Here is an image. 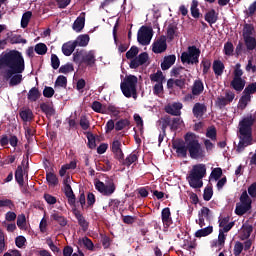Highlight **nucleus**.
I'll use <instances>...</instances> for the list:
<instances>
[{"mask_svg":"<svg viewBox=\"0 0 256 256\" xmlns=\"http://www.w3.org/2000/svg\"><path fill=\"white\" fill-rule=\"evenodd\" d=\"M27 99L30 103H35L38 99H41V92L39 91V88L32 87L27 94Z\"/></svg>","mask_w":256,"mask_h":256,"instance_id":"obj_25","label":"nucleus"},{"mask_svg":"<svg viewBox=\"0 0 256 256\" xmlns=\"http://www.w3.org/2000/svg\"><path fill=\"white\" fill-rule=\"evenodd\" d=\"M183 71H187L185 67H174L171 70V77H179V79L174 80L175 86L180 89H185V84L187 83V75L183 74Z\"/></svg>","mask_w":256,"mask_h":256,"instance_id":"obj_10","label":"nucleus"},{"mask_svg":"<svg viewBox=\"0 0 256 256\" xmlns=\"http://www.w3.org/2000/svg\"><path fill=\"white\" fill-rule=\"evenodd\" d=\"M177 33V26L170 24L167 28V38L169 41H173L175 39V34Z\"/></svg>","mask_w":256,"mask_h":256,"instance_id":"obj_51","label":"nucleus"},{"mask_svg":"<svg viewBox=\"0 0 256 256\" xmlns=\"http://www.w3.org/2000/svg\"><path fill=\"white\" fill-rule=\"evenodd\" d=\"M84 53H85V50H81V51L77 50L73 54V61H74V63H77L78 65L83 64Z\"/></svg>","mask_w":256,"mask_h":256,"instance_id":"obj_48","label":"nucleus"},{"mask_svg":"<svg viewBox=\"0 0 256 256\" xmlns=\"http://www.w3.org/2000/svg\"><path fill=\"white\" fill-rule=\"evenodd\" d=\"M175 61H177V56H175V54L165 56L163 62L161 63L162 71L171 69V67L175 65Z\"/></svg>","mask_w":256,"mask_h":256,"instance_id":"obj_20","label":"nucleus"},{"mask_svg":"<svg viewBox=\"0 0 256 256\" xmlns=\"http://www.w3.org/2000/svg\"><path fill=\"white\" fill-rule=\"evenodd\" d=\"M206 137H208V139H211V141H217V128H215V126L208 128L206 132Z\"/></svg>","mask_w":256,"mask_h":256,"instance_id":"obj_54","label":"nucleus"},{"mask_svg":"<svg viewBox=\"0 0 256 256\" xmlns=\"http://www.w3.org/2000/svg\"><path fill=\"white\" fill-rule=\"evenodd\" d=\"M213 233V226H208L206 228H202L195 233V237L201 239V237H207Z\"/></svg>","mask_w":256,"mask_h":256,"instance_id":"obj_38","label":"nucleus"},{"mask_svg":"<svg viewBox=\"0 0 256 256\" xmlns=\"http://www.w3.org/2000/svg\"><path fill=\"white\" fill-rule=\"evenodd\" d=\"M212 197H213V187L207 186L204 189L203 199L204 201H211Z\"/></svg>","mask_w":256,"mask_h":256,"instance_id":"obj_59","label":"nucleus"},{"mask_svg":"<svg viewBox=\"0 0 256 256\" xmlns=\"http://www.w3.org/2000/svg\"><path fill=\"white\" fill-rule=\"evenodd\" d=\"M84 27H85V17L84 16L77 17V19L73 23L72 29L76 31V33H81Z\"/></svg>","mask_w":256,"mask_h":256,"instance_id":"obj_30","label":"nucleus"},{"mask_svg":"<svg viewBox=\"0 0 256 256\" xmlns=\"http://www.w3.org/2000/svg\"><path fill=\"white\" fill-rule=\"evenodd\" d=\"M203 91H205V85H203V80H195L192 85V95H194L195 97H199V95H201Z\"/></svg>","mask_w":256,"mask_h":256,"instance_id":"obj_21","label":"nucleus"},{"mask_svg":"<svg viewBox=\"0 0 256 256\" xmlns=\"http://www.w3.org/2000/svg\"><path fill=\"white\" fill-rule=\"evenodd\" d=\"M184 140L187 143V149L191 159H205V149L199 143V139L195 133H186Z\"/></svg>","mask_w":256,"mask_h":256,"instance_id":"obj_3","label":"nucleus"},{"mask_svg":"<svg viewBox=\"0 0 256 256\" xmlns=\"http://www.w3.org/2000/svg\"><path fill=\"white\" fill-rule=\"evenodd\" d=\"M51 219H53V221H57L60 227H66L67 225V218H65V216L61 215L59 212L51 214Z\"/></svg>","mask_w":256,"mask_h":256,"instance_id":"obj_36","label":"nucleus"},{"mask_svg":"<svg viewBox=\"0 0 256 256\" xmlns=\"http://www.w3.org/2000/svg\"><path fill=\"white\" fill-rule=\"evenodd\" d=\"M242 77H243V70L241 69V63H237L234 67V77L230 82V87H232L234 91H238V93H241V91L245 89L246 81Z\"/></svg>","mask_w":256,"mask_h":256,"instance_id":"obj_8","label":"nucleus"},{"mask_svg":"<svg viewBox=\"0 0 256 256\" xmlns=\"http://www.w3.org/2000/svg\"><path fill=\"white\" fill-rule=\"evenodd\" d=\"M46 181L49 187H57L59 185V178L53 172H46Z\"/></svg>","mask_w":256,"mask_h":256,"instance_id":"obj_33","label":"nucleus"},{"mask_svg":"<svg viewBox=\"0 0 256 256\" xmlns=\"http://www.w3.org/2000/svg\"><path fill=\"white\" fill-rule=\"evenodd\" d=\"M34 51L37 55H45L47 53V45L45 43H38L35 45Z\"/></svg>","mask_w":256,"mask_h":256,"instance_id":"obj_53","label":"nucleus"},{"mask_svg":"<svg viewBox=\"0 0 256 256\" xmlns=\"http://www.w3.org/2000/svg\"><path fill=\"white\" fill-rule=\"evenodd\" d=\"M91 109L94 110L95 113L107 114V104H102L99 101L92 102Z\"/></svg>","mask_w":256,"mask_h":256,"instance_id":"obj_32","label":"nucleus"},{"mask_svg":"<svg viewBox=\"0 0 256 256\" xmlns=\"http://www.w3.org/2000/svg\"><path fill=\"white\" fill-rule=\"evenodd\" d=\"M199 57H201V49L197 48V46H189L187 52H182L181 61L188 65H197Z\"/></svg>","mask_w":256,"mask_h":256,"instance_id":"obj_7","label":"nucleus"},{"mask_svg":"<svg viewBox=\"0 0 256 256\" xmlns=\"http://www.w3.org/2000/svg\"><path fill=\"white\" fill-rule=\"evenodd\" d=\"M243 249H244L243 243L237 241L234 245V250H233L234 255L235 256L241 255V253H243Z\"/></svg>","mask_w":256,"mask_h":256,"instance_id":"obj_63","label":"nucleus"},{"mask_svg":"<svg viewBox=\"0 0 256 256\" xmlns=\"http://www.w3.org/2000/svg\"><path fill=\"white\" fill-rule=\"evenodd\" d=\"M204 19L205 21H207V23H209V25H213L217 23V20L219 19V17L215 9H211L205 14Z\"/></svg>","mask_w":256,"mask_h":256,"instance_id":"obj_29","label":"nucleus"},{"mask_svg":"<svg viewBox=\"0 0 256 256\" xmlns=\"http://www.w3.org/2000/svg\"><path fill=\"white\" fill-rule=\"evenodd\" d=\"M80 245H84L88 251H93L95 245L93 244V241L89 239V237L85 236L82 239L79 240Z\"/></svg>","mask_w":256,"mask_h":256,"instance_id":"obj_44","label":"nucleus"},{"mask_svg":"<svg viewBox=\"0 0 256 256\" xmlns=\"http://www.w3.org/2000/svg\"><path fill=\"white\" fill-rule=\"evenodd\" d=\"M139 55V48L132 46L129 51L126 52V59H135Z\"/></svg>","mask_w":256,"mask_h":256,"instance_id":"obj_55","label":"nucleus"},{"mask_svg":"<svg viewBox=\"0 0 256 256\" xmlns=\"http://www.w3.org/2000/svg\"><path fill=\"white\" fill-rule=\"evenodd\" d=\"M137 161H139V156H137V154H135V152H132L130 155H128L125 159L122 158V161H120L121 165H124V167H131V165H133V163H137Z\"/></svg>","mask_w":256,"mask_h":256,"instance_id":"obj_22","label":"nucleus"},{"mask_svg":"<svg viewBox=\"0 0 256 256\" xmlns=\"http://www.w3.org/2000/svg\"><path fill=\"white\" fill-rule=\"evenodd\" d=\"M244 94H247L249 96L251 95H254V93H256V82H253V83H250L248 84L244 91H243Z\"/></svg>","mask_w":256,"mask_h":256,"instance_id":"obj_58","label":"nucleus"},{"mask_svg":"<svg viewBox=\"0 0 256 256\" xmlns=\"http://www.w3.org/2000/svg\"><path fill=\"white\" fill-rule=\"evenodd\" d=\"M64 193L68 199L69 205H75L77 198L75 197V193H73V188H71V185H66L64 187Z\"/></svg>","mask_w":256,"mask_h":256,"instance_id":"obj_27","label":"nucleus"},{"mask_svg":"<svg viewBox=\"0 0 256 256\" xmlns=\"http://www.w3.org/2000/svg\"><path fill=\"white\" fill-rule=\"evenodd\" d=\"M239 199L240 202L236 203L235 214L238 215L239 217H243L245 213L251 211L253 200L247 193V190H244L242 192Z\"/></svg>","mask_w":256,"mask_h":256,"instance_id":"obj_6","label":"nucleus"},{"mask_svg":"<svg viewBox=\"0 0 256 256\" xmlns=\"http://www.w3.org/2000/svg\"><path fill=\"white\" fill-rule=\"evenodd\" d=\"M182 109L183 104L181 102H174L173 104L165 106V112L168 113V115H173L174 117H179Z\"/></svg>","mask_w":256,"mask_h":256,"instance_id":"obj_16","label":"nucleus"},{"mask_svg":"<svg viewBox=\"0 0 256 256\" xmlns=\"http://www.w3.org/2000/svg\"><path fill=\"white\" fill-rule=\"evenodd\" d=\"M172 149H174L178 155V157H183V159L187 158V141H183L181 139H176L172 141Z\"/></svg>","mask_w":256,"mask_h":256,"instance_id":"obj_12","label":"nucleus"},{"mask_svg":"<svg viewBox=\"0 0 256 256\" xmlns=\"http://www.w3.org/2000/svg\"><path fill=\"white\" fill-rule=\"evenodd\" d=\"M31 17H33V13L31 11H27L22 15V19H21L22 29H27V26L29 25V21H31Z\"/></svg>","mask_w":256,"mask_h":256,"instance_id":"obj_43","label":"nucleus"},{"mask_svg":"<svg viewBox=\"0 0 256 256\" xmlns=\"http://www.w3.org/2000/svg\"><path fill=\"white\" fill-rule=\"evenodd\" d=\"M198 217H202L206 221H211V209L203 206L198 213Z\"/></svg>","mask_w":256,"mask_h":256,"instance_id":"obj_45","label":"nucleus"},{"mask_svg":"<svg viewBox=\"0 0 256 256\" xmlns=\"http://www.w3.org/2000/svg\"><path fill=\"white\" fill-rule=\"evenodd\" d=\"M250 101H251V96H249V94L243 93V95L239 100V108L245 109Z\"/></svg>","mask_w":256,"mask_h":256,"instance_id":"obj_46","label":"nucleus"},{"mask_svg":"<svg viewBox=\"0 0 256 256\" xmlns=\"http://www.w3.org/2000/svg\"><path fill=\"white\" fill-rule=\"evenodd\" d=\"M76 48H77V46H76L75 42L65 43L62 46V53L66 57H70V55H73V51H75Z\"/></svg>","mask_w":256,"mask_h":256,"instance_id":"obj_34","label":"nucleus"},{"mask_svg":"<svg viewBox=\"0 0 256 256\" xmlns=\"http://www.w3.org/2000/svg\"><path fill=\"white\" fill-rule=\"evenodd\" d=\"M139 79L135 75H128L120 84L121 91L124 97L130 98L132 95H137V83Z\"/></svg>","mask_w":256,"mask_h":256,"instance_id":"obj_5","label":"nucleus"},{"mask_svg":"<svg viewBox=\"0 0 256 256\" xmlns=\"http://www.w3.org/2000/svg\"><path fill=\"white\" fill-rule=\"evenodd\" d=\"M131 125V122L129 119H120L115 123V131H123L125 127H129Z\"/></svg>","mask_w":256,"mask_h":256,"instance_id":"obj_42","label":"nucleus"},{"mask_svg":"<svg viewBox=\"0 0 256 256\" xmlns=\"http://www.w3.org/2000/svg\"><path fill=\"white\" fill-rule=\"evenodd\" d=\"M248 195H249L252 199H256V182L252 183V184L248 187Z\"/></svg>","mask_w":256,"mask_h":256,"instance_id":"obj_64","label":"nucleus"},{"mask_svg":"<svg viewBox=\"0 0 256 256\" xmlns=\"http://www.w3.org/2000/svg\"><path fill=\"white\" fill-rule=\"evenodd\" d=\"M90 39L91 38L89 37V34H81L76 38L74 44L76 47H87L89 45Z\"/></svg>","mask_w":256,"mask_h":256,"instance_id":"obj_26","label":"nucleus"},{"mask_svg":"<svg viewBox=\"0 0 256 256\" xmlns=\"http://www.w3.org/2000/svg\"><path fill=\"white\" fill-rule=\"evenodd\" d=\"M95 189H97V191L102 195L111 197V195L115 193V182H113V180H109L107 184H105L101 180H97L95 182Z\"/></svg>","mask_w":256,"mask_h":256,"instance_id":"obj_9","label":"nucleus"},{"mask_svg":"<svg viewBox=\"0 0 256 256\" xmlns=\"http://www.w3.org/2000/svg\"><path fill=\"white\" fill-rule=\"evenodd\" d=\"M87 139L89 149H95V147H97V144L95 142V135H93V133L88 132Z\"/></svg>","mask_w":256,"mask_h":256,"instance_id":"obj_62","label":"nucleus"},{"mask_svg":"<svg viewBox=\"0 0 256 256\" xmlns=\"http://www.w3.org/2000/svg\"><path fill=\"white\" fill-rule=\"evenodd\" d=\"M199 1L197 0H193L192 1V4H191V8H190V11H191V15L192 17H194V19H199V17H201V12H199Z\"/></svg>","mask_w":256,"mask_h":256,"instance_id":"obj_40","label":"nucleus"},{"mask_svg":"<svg viewBox=\"0 0 256 256\" xmlns=\"http://www.w3.org/2000/svg\"><path fill=\"white\" fill-rule=\"evenodd\" d=\"M15 181L18 183L20 187L25 185L24 173H23V166L19 165L15 171Z\"/></svg>","mask_w":256,"mask_h":256,"instance_id":"obj_31","label":"nucleus"},{"mask_svg":"<svg viewBox=\"0 0 256 256\" xmlns=\"http://www.w3.org/2000/svg\"><path fill=\"white\" fill-rule=\"evenodd\" d=\"M0 207H8L13 211L15 209V203L11 199H2L0 200Z\"/></svg>","mask_w":256,"mask_h":256,"instance_id":"obj_60","label":"nucleus"},{"mask_svg":"<svg viewBox=\"0 0 256 256\" xmlns=\"http://www.w3.org/2000/svg\"><path fill=\"white\" fill-rule=\"evenodd\" d=\"M150 81L152 83H165V75L161 70H157L156 73L150 74Z\"/></svg>","mask_w":256,"mask_h":256,"instance_id":"obj_35","label":"nucleus"},{"mask_svg":"<svg viewBox=\"0 0 256 256\" xmlns=\"http://www.w3.org/2000/svg\"><path fill=\"white\" fill-rule=\"evenodd\" d=\"M201 66L203 67V70H202L203 75H207L209 71H211V60L204 58L201 61Z\"/></svg>","mask_w":256,"mask_h":256,"instance_id":"obj_52","label":"nucleus"},{"mask_svg":"<svg viewBox=\"0 0 256 256\" xmlns=\"http://www.w3.org/2000/svg\"><path fill=\"white\" fill-rule=\"evenodd\" d=\"M255 116L249 115L239 122V143L236 147L237 153H243L245 147H249L253 143V125Z\"/></svg>","mask_w":256,"mask_h":256,"instance_id":"obj_2","label":"nucleus"},{"mask_svg":"<svg viewBox=\"0 0 256 256\" xmlns=\"http://www.w3.org/2000/svg\"><path fill=\"white\" fill-rule=\"evenodd\" d=\"M40 109L42 113H45L46 117L49 119V117H53L55 115V108H53V105L47 104L45 102L40 104Z\"/></svg>","mask_w":256,"mask_h":256,"instance_id":"obj_28","label":"nucleus"},{"mask_svg":"<svg viewBox=\"0 0 256 256\" xmlns=\"http://www.w3.org/2000/svg\"><path fill=\"white\" fill-rule=\"evenodd\" d=\"M226 239L227 235H225V232L220 229L218 234V240L213 242L212 247H219L218 251H221L223 247H225Z\"/></svg>","mask_w":256,"mask_h":256,"instance_id":"obj_24","label":"nucleus"},{"mask_svg":"<svg viewBox=\"0 0 256 256\" xmlns=\"http://www.w3.org/2000/svg\"><path fill=\"white\" fill-rule=\"evenodd\" d=\"M17 226L19 227V229H25V225H27V218L25 217L24 214L19 215L17 217Z\"/></svg>","mask_w":256,"mask_h":256,"instance_id":"obj_61","label":"nucleus"},{"mask_svg":"<svg viewBox=\"0 0 256 256\" xmlns=\"http://www.w3.org/2000/svg\"><path fill=\"white\" fill-rule=\"evenodd\" d=\"M192 113L196 119H201L207 113V106L203 103H195L192 108Z\"/></svg>","mask_w":256,"mask_h":256,"instance_id":"obj_18","label":"nucleus"},{"mask_svg":"<svg viewBox=\"0 0 256 256\" xmlns=\"http://www.w3.org/2000/svg\"><path fill=\"white\" fill-rule=\"evenodd\" d=\"M10 43L12 45H17V44H20V43H27V39L23 38L21 35H14L10 38Z\"/></svg>","mask_w":256,"mask_h":256,"instance_id":"obj_57","label":"nucleus"},{"mask_svg":"<svg viewBox=\"0 0 256 256\" xmlns=\"http://www.w3.org/2000/svg\"><path fill=\"white\" fill-rule=\"evenodd\" d=\"M73 71H75V68L73 67V64H71V63H67L65 65H62L59 68V73H63L64 75H67L69 73H73Z\"/></svg>","mask_w":256,"mask_h":256,"instance_id":"obj_50","label":"nucleus"},{"mask_svg":"<svg viewBox=\"0 0 256 256\" xmlns=\"http://www.w3.org/2000/svg\"><path fill=\"white\" fill-rule=\"evenodd\" d=\"M235 51V47L233 46V42H226L224 44V53L228 57H231L233 55V52Z\"/></svg>","mask_w":256,"mask_h":256,"instance_id":"obj_56","label":"nucleus"},{"mask_svg":"<svg viewBox=\"0 0 256 256\" xmlns=\"http://www.w3.org/2000/svg\"><path fill=\"white\" fill-rule=\"evenodd\" d=\"M153 39V28L142 26L138 30L137 40L140 45H149Z\"/></svg>","mask_w":256,"mask_h":256,"instance_id":"obj_11","label":"nucleus"},{"mask_svg":"<svg viewBox=\"0 0 256 256\" xmlns=\"http://www.w3.org/2000/svg\"><path fill=\"white\" fill-rule=\"evenodd\" d=\"M73 215L77 219L78 225L81 227L82 231L87 233V231H89V221L85 219V216H83L81 211H79L77 208L73 210Z\"/></svg>","mask_w":256,"mask_h":256,"instance_id":"obj_15","label":"nucleus"},{"mask_svg":"<svg viewBox=\"0 0 256 256\" xmlns=\"http://www.w3.org/2000/svg\"><path fill=\"white\" fill-rule=\"evenodd\" d=\"M244 43L246 45L247 51H255L256 49V38L253 36L243 38Z\"/></svg>","mask_w":256,"mask_h":256,"instance_id":"obj_37","label":"nucleus"},{"mask_svg":"<svg viewBox=\"0 0 256 256\" xmlns=\"http://www.w3.org/2000/svg\"><path fill=\"white\" fill-rule=\"evenodd\" d=\"M19 115L22 121L26 123L33 120V111H31V109L22 110Z\"/></svg>","mask_w":256,"mask_h":256,"instance_id":"obj_41","label":"nucleus"},{"mask_svg":"<svg viewBox=\"0 0 256 256\" xmlns=\"http://www.w3.org/2000/svg\"><path fill=\"white\" fill-rule=\"evenodd\" d=\"M212 69L216 77H221L225 71V64L221 60H214L212 64Z\"/></svg>","mask_w":256,"mask_h":256,"instance_id":"obj_23","label":"nucleus"},{"mask_svg":"<svg viewBox=\"0 0 256 256\" xmlns=\"http://www.w3.org/2000/svg\"><path fill=\"white\" fill-rule=\"evenodd\" d=\"M207 175V167H205V164H197L194 165L190 175L188 177L189 185L193 189H201L203 187V177Z\"/></svg>","mask_w":256,"mask_h":256,"instance_id":"obj_4","label":"nucleus"},{"mask_svg":"<svg viewBox=\"0 0 256 256\" xmlns=\"http://www.w3.org/2000/svg\"><path fill=\"white\" fill-rule=\"evenodd\" d=\"M55 87H62L63 89H67V77L64 75L58 76L55 81Z\"/></svg>","mask_w":256,"mask_h":256,"instance_id":"obj_49","label":"nucleus"},{"mask_svg":"<svg viewBox=\"0 0 256 256\" xmlns=\"http://www.w3.org/2000/svg\"><path fill=\"white\" fill-rule=\"evenodd\" d=\"M255 32V26L253 24H245L242 31L243 39L247 37H252L253 33Z\"/></svg>","mask_w":256,"mask_h":256,"instance_id":"obj_39","label":"nucleus"},{"mask_svg":"<svg viewBox=\"0 0 256 256\" xmlns=\"http://www.w3.org/2000/svg\"><path fill=\"white\" fill-rule=\"evenodd\" d=\"M6 70V76L9 81L10 87H15L16 85L21 84L23 81V73L25 71V58L23 54L18 50H10L5 54L0 55V69Z\"/></svg>","mask_w":256,"mask_h":256,"instance_id":"obj_1","label":"nucleus"},{"mask_svg":"<svg viewBox=\"0 0 256 256\" xmlns=\"http://www.w3.org/2000/svg\"><path fill=\"white\" fill-rule=\"evenodd\" d=\"M121 147L122 144L119 140H114L110 145V149L114 155V159L119 161V163H121V161H123V158L125 157V154L123 153V149H121Z\"/></svg>","mask_w":256,"mask_h":256,"instance_id":"obj_13","label":"nucleus"},{"mask_svg":"<svg viewBox=\"0 0 256 256\" xmlns=\"http://www.w3.org/2000/svg\"><path fill=\"white\" fill-rule=\"evenodd\" d=\"M97 59L95 58V50L84 51V56L82 58V63L87 67H93Z\"/></svg>","mask_w":256,"mask_h":256,"instance_id":"obj_17","label":"nucleus"},{"mask_svg":"<svg viewBox=\"0 0 256 256\" xmlns=\"http://www.w3.org/2000/svg\"><path fill=\"white\" fill-rule=\"evenodd\" d=\"M161 219L163 225L166 227H171V225H173V218H171V209H169V207L162 209Z\"/></svg>","mask_w":256,"mask_h":256,"instance_id":"obj_19","label":"nucleus"},{"mask_svg":"<svg viewBox=\"0 0 256 256\" xmlns=\"http://www.w3.org/2000/svg\"><path fill=\"white\" fill-rule=\"evenodd\" d=\"M153 53H165L167 51V38L165 36H160L153 44H152Z\"/></svg>","mask_w":256,"mask_h":256,"instance_id":"obj_14","label":"nucleus"},{"mask_svg":"<svg viewBox=\"0 0 256 256\" xmlns=\"http://www.w3.org/2000/svg\"><path fill=\"white\" fill-rule=\"evenodd\" d=\"M160 123L162 132L167 133V127H171V116H165L164 118H161Z\"/></svg>","mask_w":256,"mask_h":256,"instance_id":"obj_47","label":"nucleus"}]
</instances>
